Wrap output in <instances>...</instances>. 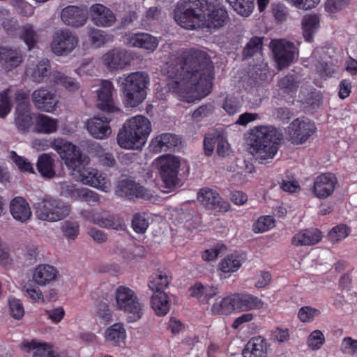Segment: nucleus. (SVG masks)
Here are the masks:
<instances>
[{
    "label": "nucleus",
    "instance_id": "nucleus-1",
    "mask_svg": "<svg viewBox=\"0 0 357 357\" xmlns=\"http://www.w3.org/2000/svg\"><path fill=\"white\" fill-rule=\"evenodd\" d=\"M169 79L167 85L181 100L192 102L208 95L213 79V66L207 54L189 50L183 54L179 64L171 63L165 69Z\"/></svg>",
    "mask_w": 357,
    "mask_h": 357
},
{
    "label": "nucleus",
    "instance_id": "nucleus-2",
    "mask_svg": "<svg viewBox=\"0 0 357 357\" xmlns=\"http://www.w3.org/2000/svg\"><path fill=\"white\" fill-rule=\"evenodd\" d=\"M227 18L224 8L206 0L178 2L174 12L176 22L186 29L219 28L224 25Z\"/></svg>",
    "mask_w": 357,
    "mask_h": 357
},
{
    "label": "nucleus",
    "instance_id": "nucleus-3",
    "mask_svg": "<svg viewBox=\"0 0 357 357\" xmlns=\"http://www.w3.org/2000/svg\"><path fill=\"white\" fill-rule=\"evenodd\" d=\"M54 148L59 151L61 158L72 171V174L77 181L103 192L110 190L111 183L106 175L95 168L86 167L89 158L82 155L75 145L57 141L54 144Z\"/></svg>",
    "mask_w": 357,
    "mask_h": 357
},
{
    "label": "nucleus",
    "instance_id": "nucleus-4",
    "mask_svg": "<svg viewBox=\"0 0 357 357\" xmlns=\"http://www.w3.org/2000/svg\"><path fill=\"white\" fill-rule=\"evenodd\" d=\"M282 135L271 125L259 126L252 130L249 151L257 160L272 159L278 151Z\"/></svg>",
    "mask_w": 357,
    "mask_h": 357
},
{
    "label": "nucleus",
    "instance_id": "nucleus-5",
    "mask_svg": "<svg viewBox=\"0 0 357 357\" xmlns=\"http://www.w3.org/2000/svg\"><path fill=\"white\" fill-rule=\"evenodd\" d=\"M151 132L149 120L142 115L128 119L119 130L117 142L125 149H139L142 148Z\"/></svg>",
    "mask_w": 357,
    "mask_h": 357
},
{
    "label": "nucleus",
    "instance_id": "nucleus-6",
    "mask_svg": "<svg viewBox=\"0 0 357 357\" xmlns=\"http://www.w3.org/2000/svg\"><path fill=\"white\" fill-rule=\"evenodd\" d=\"M117 82L124 94L126 105L134 107L145 99L149 77L145 72L137 71L120 76Z\"/></svg>",
    "mask_w": 357,
    "mask_h": 357
},
{
    "label": "nucleus",
    "instance_id": "nucleus-7",
    "mask_svg": "<svg viewBox=\"0 0 357 357\" xmlns=\"http://www.w3.org/2000/svg\"><path fill=\"white\" fill-rule=\"evenodd\" d=\"M153 164L160 172L162 182L168 190L178 185V174L180 169L187 171L190 169L188 162L185 159L172 154L158 157L154 160Z\"/></svg>",
    "mask_w": 357,
    "mask_h": 357
},
{
    "label": "nucleus",
    "instance_id": "nucleus-8",
    "mask_svg": "<svg viewBox=\"0 0 357 357\" xmlns=\"http://www.w3.org/2000/svg\"><path fill=\"white\" fill-rule=\"evenodd\" d=\"M114 300L116 309L128 314V323H133L141 319L143 305L134 290L126 286H119L115 291Z\"/></svg>",
    "mask_w": 357,
    "mask_h": 357
},
{
    "label": "nucleus",
    "instance_id": "nucleus-9",
    "mask_svg": "<svg viewBox=\"0 0 357 357\" xmlns=\"http://www.w3.org/2000/svg\"><path fill=\"white\" fill-rule=\"evenodd\" d=\"M38 219L54 222L64 219L70 212V208L61 200L45 196L34 206Z\"/></svg>",
    "mask_w": 357,
    "mask_h": 357
},
{
    "label": "nucleus",
    "instance_id": "nucleus-10",
    "mask_svg": "<svg viewBox=\"0 0 357 357\" xmlns=\"http://www.w3.org/2000/svg\"><path fill=\"white\" fill-rule=\"evenodd\" d=\"M79 38L76 33L67 29L56 31L50 45L52 52L57 56H67L78 45Z\"/></svg>",
    "mask_w": 357,
    "mask_h": 357
},
{
    "label": "nucleus",
    "instance_id": "nucleus-11",
    "mask_svg": "<svg viewBox=\"0 0 357 357\" xmlns=\"http://www.w3.org/2000/svg\"><path fill=\"white\" fill-rule=\"evenodd\" d=\"M271 47L279 68L289 66L294 59L297 50L294 44L284 39H275L271 42Z\"/></svg>",
    "mask_w": 357,
    "mask_h": 357
},
{
    "label": "nucleus",
    "instance_id": "nucleus-12",
    "mask_svg": "<svg viewBox=\"0 0 357 357\" xmlns=\"http://www.w3.org/2000/svg\"><path fill=\"white\" fill-rule=\"evenodd\" d=\"M131 60V54L120 47L109 50L100 59L102 64L109 71L125 69L130 65Z\"/></svg>",
    "mask_w": 357,
    "mask_h": 357
},
{
    "label": "nucleus",
    "instance_id": "nucleus-13",
    "mask_svg": "<svg viewBox=\"0 0 357 357\" xmlns=\"http://www.w3.org/2000/svg\"><path fill=\"white\" fill-rule=\"evenodd\" d=\"M31 99L37 109L47 113H53L59 104L56 93L44 87L34 90L31 94Z\"/></svg>",
    "mask_w": 357,
    "mask_h": 357
},
{
    "label": "nucleus",
    "instance_id": "nucleus-14",
    "mask_svg": "<svg viewBox=\"0 0 357 357\" xmlns=\"http://www.w3.org/2000/svg\"><path fill=\"white\" fill-rule=\"evenodd\" d=\"M117 194L129 200L137 198L150 199L153 197V192L144 188L140 184L132 180L121 181L117 186Z\"/></svg>",
    "mask_w": 357,
    "mask_h": 357
},
{
    "label": "nucleus",
    "instance_id": "nucleus-15",
    "mask_svg": "<svg viewBox=\"0 0 357 357\" xmlns=\"http://www.w3.org/2000/svg\"><path fill=\"white\" fill-rule=\"evenodd\" d=\"M59 271L52 265L40 264L31 271L32 280L39 287H46L58 281Z\"/></svg>",
    "mask_w": 357,
    "mask_h": 357
},
{
    "label": "nucleus",
    "instance_id": "nucleus-16",
    "mask_svg": "<svg viewBox=\"0 0 357 357\" xmlns=\"http://www.w3.org/2000/svg\"><path fill=\"white\" fill-rule=\"evenodd\" d=\"M27 94L15 87H9L0 93V118L6 117L10 112L14 102H25Z\"/></svg>",
    "mask_w": 357,
    "mask_h": 357
},
{
    "label": "nucleus",
    "instance_id": "nucleus-17",
    "mask_svg": "<svg viewBox=\"0 0 357 357\" xmlns=\"http://www.w3.org/2000/svg\"><path fill=\"white\" fill-rule=\"evenodd\" d=\"M114 86L112 83L108 80H102L100 88L97 90L96 104L98 109L102 111L114 113L119 109L115 105L113 99Z\"/></svg>",
    "mask_w": 357,
    "mask_h": 357
},
{
    "label": "nucleus",
    "instance_id": "nucleus-18",
    "mask_svg": "<svg viewBox=\"0 0 357 357\" xmlns=\"http://www.w3.org/2000/svg\"><path fill=\"white\" fill-rule=\"evenodd\" d=\"M337 183V180L334 174H321L314 178L312 193L317 198L326 199L333 193Z\"/></svg>",
    "mask_w": 357,
    "mask_h": 357
},
{
    "label": "nucleus",
    "instance_id": "nucleus-19",
    "mask_svg": "<svg viewBox=\"0 0 357 357\" xmlns=\"http://www.w3.org/2000/svg\"><path fill=\"white\" fill-rule=\"evenodd\" d=\"M123 43L153 52L158 47L159 40L147 33H129L125 35Z\"/></svg>",
    "mask_w": 357,
    "mask_h": 357
},
{
    "label": "nucleus",
    "instance_id": "nucleus-20",
    "mask_svg": "<svg viewBox=\"0 0 357 357\" xmlns=\"http://www.w3.org/2000/svg\"><path fill=\"white\" fill-rule=\"evenodd\" d=\"M291 139L295 144H303L308 138L314 133L315 125L307 119H297L294 120L291 126Z\"/></svg>",
    "mask_w": 357,
    "mask_h": 357
},
{
    "label": "nucleus",
    "instance_id": "nucleus-21",
    "mask_svg": "<svg viewBox=\"0 0 357 357\" xmlns=\"http://www.w3.org/2000/svg\"><path fill=\"white\" fill-rule=\"evenodd\" d=\"M102 337L105 344L113 347H120L124 345L128 337L127 330L123 323H114L107 327Z\"/></svg>",
    "mask_w": 357,
    "mask_h": 357
},
{
    "label": "nucleus",
    "instance_id": "nucleus-22",
    "mask_svg": "<svg viewBox=\"0 0 357 357\" xmlns=\"http://www.w3.org/2000/svg\"><path fill=\"white\" fill-rule=\"evenodd\" d=\"M89 13L92 22L98 26H111L116 21L113 12L100 3L92 5L90 7Z\"/></svg>",
    "mask_w": 357,
    "mask_h": 357
},
{
    "label": "nucleus",
    "instance_id": "nucleus-23",
    "mask_svg": "<svg viewBox=\"0 0 357 357\" xmlns=\"http://www.w3.org/2000/svg\"><path fill=\"white\" fill-rule=\"evenodd\" d=\"M20 349L24 352H33V357H52L54 353L51 343L37 339H25L20 343Z\"/></svg>",
    "mask_w": 357,
    "mask_h": 357
},
{
    "label": "nucleus",
    "instance_id": "nucleus-24",
    "mask_svg": "<svg viewBox=\"0 0 357 357\" xmlns=\"http://www.w3.org/2000/svg\"><path fill=\"white\" fill-rule=\"evenodd\" d=\"M109 122L110 120L107 118L94 116L86 122V127L92 137L104 139L109 137L112 133Z\"/></svg>",
    "mask_w": 357,
    "mask_h": 357
},
{
    "label": "nucleus",
    "instance_id": "nucleus-25",
    "mask_svg": "<svg viewBox=\"0 0 357 357\" xmlns=\"http://www.w3.org/2000/svg\"><path fill=\"white\" fill-rule=\"evenodd\" d=\"M269 344L264 337L257 336L252 337L243 350V357H267Z\"/></svg>",
    "mask_w": 357,
    "mask_h": 357
},
{
    "label": "nucleus",
    "instance_id": "nucleus-26",
    "mask_svg": "<svg viewBox=\"0 0 357 357\" xmlns=\"http://www.w3.org/2000/svg\"><path fill=\"white\" fill-rule=\"evenodd\" d=\"M197 200L208 209L227 211L229 208L227 203L221 204V198L216 191L209 188L202 189L197 195Z\"/></svg>",
    "mask_w": 357,
    "mask_h": 357
},
{
    "label": "nucleus",
    "instance_id": "nucleus-27",
    "mask_svg": "<svg viewBox=\"0 0 357 357\" xmlns=\"http://www.w3.org/2000/svg\"><path fill=\"white\" fill-rule=\"evenodd\" d=\"M235 311L259 310L264 307V302L259 298L243 293L234 294Z\"/></svg>",
    "mask_w": 357,
    "mask_h": 357
},
{
    "label": "nucleus",
    "instance_id": "nucleus-28",
    "mask_svg": "<svg viewBox=\"0 0 357 357\" xmlns=\"http://www.w3.org/2000/svg\"><path fill=\"white\" fill-rule=\"evenodd\" d=\"M10 211L15 220L22 223L28 222L32 217L29 203L22 197H16L10 201Z\"/></svg>",
    "mask_w": 357,
    "mask_h": 357
},
{
    "label": "nucleus",
    "instance_id": "nucleus-29",
    "mask_svg": "<svg viewBox=\"0 0 357 357\" xmlns=\"http://www.w3.org/2000/svg\"><path fill=\"white\" fill-rule=\"evenodd\" d=\"M245 261L244 255L237 252L227 255L220 259L218 271L224 274L231 275L237 272Z\"/></svg>",
    "mask_w": 357,
    "mask_h": 357
},
{
    "label": "nucleus",
    "instance_id": "nucleus-30",
    "mask_svg": "<svg viewBox=\"0 0 357 357\" xmlns=\"http://www.w3.org/2000/svg\"><path fill=\"white\" fill-rule=\"evenodd\" d=\"M50 68V62L47 59H41L35 61L29 59L26 75L33 81L40 83L44 82L47 77Z\"/></svg>",
    "mask_w": 357,
    "mask_h": 357
},
{
    "label": "nucleus",
    "instance_id": "nucleus-31",
    "mask_svg": "<svg viewBox=\"0 0 357 357\" xmlns=\"http://www.w3.org/2000/svg\"><path fill=\"white\" fill-rule=\"evenodd\" d=\"M61 18L67 25L80 26L86 23L87 16L83 9L75 6H69L62 10Z\"/></svg>",
    "mask_w": 357,
    "mask_h": 357
},
{
    "label": "nucleus",
    "instance_id": "nucleus-32",
    "mask_svg": "<svg viewBox=\"0 0 357 357\" xmlns=\"http://www.w3.org/2000/svg\"><path fill=\"white\" fill-rule=\"evenodd\" d=\"M29 97L25 102H20L17 105L15 123L20 132H26L33 123V115L28 104Z\"/></svg>",
    "mask_w": 357,
    "mask_h": 357
},
{
    "label": "nucleus",
    "instance_id": "nucleus-33",
    "mask_svg": "<svg viewBox=\"0 0 357 357\" xmlns=\"http://www.w3.org/2000/svg\"><path fill=\"white\" fill-rule=\"evenodd\" d=\"M180 143L179 138L172 133H162L154 137L150 147L155 153L167 151L175 148Z\"/></svg>",
    "mask_w": 357,
    "mask_h": 357
},
{
    "label": "nucleus",
    "instance_id": "nucleus-34",
    "mask_svg": "<svg viewBox=\"0 0 357 357\" xmlns=\"http://www.w3.org/2000/svg\"><path fill=\"white\" fill-rule=\"evenodd\" d=\"M172 280L169 271L159 269L154 272L149 278V288L154 292H164Z\"/></svg>",
    "mask_w": 357,
    "mask_h": 357
},
{
    "label": "nucleus",
    "instance_id": "nucleus-35",
    "mask_svg": "<svg viewBox=\"0 0 357 357\" xmlns=\"http://www.w3.org/2000/svg\"><path fill=\"white\" fill-rule=\"evenodd\" d=\"M189 291L191 297L196 298L202 303H207L218 294V287L197 282L190 287Z\"/></svg>",
    "mask_w": 357,
    "mask_h": 357
},
{
    "label": "nucleus",
    "instance_id": "nucleus-36",
    "mask_svg": "<svg viewBox=\"0 0 357 357\" xmlns=\"http://www.w3.org/2000/svg\"><path fill=\"white\" fill-rule=\"evenodd\" d=\"M321 233L318 229H305L293 236L291 243L294 246L313 245L321 241Z\"/></svg>",
    "mask_w": 357,
    "mask_h": 357
},
{
    "label": "nucleus",
    "instance_id": "nucleus-37",
    "mask_svg": "<svg viewBox=\"0 0 357 357\" xmlns=\"http://www.w3.org/2000/svg\"><path fill=\"white\" fill-rule=\"evenodd\" d=\"M303 35L305 40L310 42L320 27V19L317 14H306L301 20Z\"/></svg>",
    "mask_w": 357,
    "mask_h": 357
},
{
    "label": "nucleus",
    "instance_id": "nucleus-38",
    "mask_svg": "<svg viewBox=\"0 0 357 357\" xmlns=\"http://www.w3.org/2000/svg\"><path fill=\"white\" fill-rule=\"evenodd\" d=\"M59 128V120L43 114H38L35 119L36 131L43 134L55 133Z\"/></svg>",
    "mask_w": 357,
    "mask_h": 357
},
{
    "label": "nucleus",
    "instance_id": "nucleus-39",
    "mask_svg": "<svg viewBox=\"0 0 357 357\" xmlns=\"http://www.w3.org/2000/svg\"><path fill=\"white\" fill-rule=\"evenodd\" d=\"M151 305L158 316H165L170 309V299L165 292H154L151 297Z\"/></svg>",
    "mask_w": 357,
    "mask_h": 357
},
{
    "label": "nucleus",
    "instance_id": "nucleus-40",
    "mask_svg": "<svg viewBox=\"0 0 357 357\" xmlns=\"http://www.w3.org/2000/svg\"><path fill=\"white\" fill-rule=\"evenodd\" d=\"M22 61V54L13 50L0 47V63L8 70L18 66Z\"/></svg>",
    "mask_w": 357,
    "mask_h": 357
},
{
    "label": "nucleus",
    "instance_id": "nucleus-41",
    "mask_svg": "<svg viewBox=\"0 0 357 357\" xmlns=\"http://www.w3.org/2000/svg\"><path fill=\"white\" fill-rule=\"evenodd\" d=\"M54 162V159L48 153H43L38 157L36 167L43 177L51 178L55 176Z\"/></svg>",
    "mask_w": 357,
    "mask_h": 357
},
{
    "label": "nucleus",
    "instance_id": "nucleus-42",
    "mask_svg": "<svg viewBox=\"0 0 357 357\" xmlns=\"http://www.w3.org/2000/svg\"><path fill=\"white\" fill-rule=\"evenodd\" d=\"M17 34L27 45L29 50L32 49L39 40V35L31 24H26L19 27Z\"/></svg>",
    "mask_w": 357,
    "mask_h": 357
},
{
    "label": "nucleus",
    "instance_id": "nucleus-43",
    "mask_svg": "<svg viewBox=\"0 0 357 357\" xmlns=\"http://www.w3.org/2000/svg\"><path fill=\"white\" fill-rule=\"evenodd\" d=\"M211 310L213 313L218 314H227L235 311L233 294L222 298H216L211 307Z\"/></svg>",
    "mask_w": 357,
    "mask_h": 357
},
{
    "label": "nucleus",
    "instance_id": "nucleus-44",
    "mask_svg": "<svg viewBox=\"0 0 357 357\" xmlns=\"http://www.w3.org/2000/svg\"><path fill=\"white\" fill-rule=\"evenodd\" d=\"M51 79L56 84L63 86L69 92H75L79 89V84L74 78L68 77L59 71H54Z\"/></svg>",
    "mask_w": 357,
    "mask_h": 357
},
{
    "label": "nucleus",
    "instance_id": "nucleus-45",
    "mask_svg": "<svg viewBox=\"0 0 357 357\" xmlns=\"http://www.w3.org/2000/svg\"><path fill=\"white\" fill-rule=\"evenodd\" d=\"M326 343V337L324 333L319 329L310 332L306 337L305 344L310 351L320 350Z\"/></svg>",
    "mask_w": 357,
    "mask_h": 357
},
{
    "label": "nucleus",
    "instance_id": "nucleus-46",
    "mask_svg": "<svg viewBox=\"0 0 357 357\" xmlns=\"http://www.w3.org/2000/svg\"><path fill=\"white\" fill-rule=\"evenodd\" d=\"M233 9L243 17L249 16L255 8L254 0H227Z\"/></svg>",
    "mask_w": 357,
    "mask_h": 357
},
{
    "label": "nucleus",
    "instance_id": "nucleus-47",
    "mask_svg": "<svg viewBox=\"0 0 357 357\" xmlns=\"http://www.w3.org/2000/svg\"><path fill=\"white\" fill-rule=\"evenodd\" d=\"M57 141H62L63 143L73 144L71 142L66 141L62 138H54L52 141H50L45 138H37L34 139L31 142V147L36 151H45L47 150L49 148H52L54 150L56 151L59 154V151L54 148V144Z\"/></svg>",
    "mask_w": 357,
    "mask_h": 357
},
{
    "label": "nucleus",
    "instance_id": "nucleus-48",
    "mask_svg": "<svg viewBox=\"0 0 357 357\" xmlns=\"http://www.w3.org/2000/svg\"><path fill=\"white\" fill-rule=\"evenodd\" d=\"M275 227V220L271 215H263L254 223L252 229L255 233H264Z\"/></svg>",
    "mask_w": 357,
    "mask_h": 357
},
{
    "label": "nucleus",
    "instance_id": "nucleus-49",
    "mask_svg": "<svg viewBox=\"0 0 357 357\" xmlns=\"http://www.w3.org/2000/svg\"><path fill=\"white\" fill-rule=\"evenodd\" d=\"M320 314L319 310L311 306H303L298 311V318L302 323H311Z\"/></svg>",
    "mask_w": 357,
    "mask_h": 357
},
{
    "label": "nucleus",
    "instance_id": "nucleus-50",
    "mask_svg": "<svg viewBox=\"0 0 357 357\" xmlns=\"http://www.w3.org/2000/svg\"><path fill=\"white\" fill-rule=\"evenodd\" d=\"M351 232L350 229L344 224L333 227L328 233V238L333 243H337L347 238Z\"/></svg>",
    "mask_w": 357,
    "mask_h": 357
},
{
    "label": "nucleus",
    "instance_id": "nucleus-51",
    "mask_svg": "<svg viewBox=\"0 0 357 357\" xmlns=\"http://www.w3.org/2000/svg\"><path fill=\"white\" fill-rule=\"evenodd\" d=\"M262 47V38L252 37L247 43L243 50V56L245 58L251 57L255 54H259Z\"/></svg>",
    "mask_w": 357,
    "mask_h": 357
},
{
    "label": "nucleus",
    "instance_id": "nucleus-52",
    "mask_svg": "<svg viewBox=\"0 0 357 357\" xmlns=\"http://www.w3.org/2000/svg\"><path fill=\"white\" fill-rule=\"evenodd\" d=\"M44 314L47 320L54 324H58L64 319L66 310L62 306H55L52 308L45 309Z\"/></svg>",
    "mask_w": 357,
    "mask_h": 357
},
{
    "label": "nucleus",
    "instance_id": "nucleus-53",
    "mask_svg": "<svg viewBox=\"0 0 357 357\" xmlns=\"http://www.w3.org/2000/svg\"><path fill=\"white\" fill-rule=\"evenodd\" d=\"M8 303L12 317L17 320L21 319L25 314L24 307L21 301L15 297H9Z\"/></svg>",
    "mask_w": 357,
    "mask_h": 357
},
{
    "label": "nucleus",
    "instance_id": "nucleus-54",
    "mask_svg": "<svg viewBox=\"0 0 357 357\" xmlns=\"http://www.w3.org/2000/svg\"><path fill=\"white\" fill-rule=\"evenodd\" d=\"M101 227L115 230H124L126 225L123 219L117 215H109L105 213Z\"/></svg>",
    "mask_w": 357,
    "mask_h": 357
},
{
    "label": "nucleus",
    "instance_id": "nucleus-55",
    "mask_svg": "<svg viewBox=\"0 0 357 357\" xmlns=\"http://www.w3.org/2000/svg\"><path fill=\"white\" fill-rule=\"evenodd\" d=\"M79 189L67 181L61 182L57 185V190L60 192L61 195L75 200H77L79 198Z\"/></svg>",
    "mask_w": 357,
    "mask_h": 357
},
{
    "label": "nucleus",
    "instance_id": "nucleus-56",
    "mask_svg": "<svg viewBox=\"0 0 357 357\" xmlns=\"http://www.w3.org/2000/svg\"><path fill=\"white\" fill-rule=\"evenodd\" d=\"M88 36L95 47H100L110 40V38L102 31L94 28L89 30Z\"/></svg>",
    "mask_w": 357,
    "mask_h": 357
},
{
    "label": "nucleus",
    "instance_id": "nucleus-57",
    "mask_svg": "<svg viewBox=\"0 0 357 357\" xmlns=\"http://www.w3.org/2000/svg\"><path fill=\"white\" fill-rule=\"evenodd\" d=\"M105 213L98 211L94 209L83 210L81 212L82 217L86 221L94 223L99 227H102Z\"/></svg>",
    "mask_w": 357,
    "mask_h": 357
},
{
    "label": "nucleus",
    "instance_id": "nucleus-58",
    "mask_svg": "<svg viewBox=\"0 0 357 357\" xmlns=\"http://www.w3.org/2000/svg\"><path fill=\"white\" fill-rule=\"evenodd\" d=\"M241 106L242 103L238 98L229 96L225 98L222 108L229 115H234L240 111Z\"/></svg>",
    "mask_w": 357,
    "mask_h": 357
},
{
    "label": "nucleus",
    "instance_id": "nucleus-59",
    "mask_svg": "<svg viewBox=\"0 0 357 357\" xmlns=\"http://www.w3.org/2000/svg\"><path fill=\"white\" fill-rule=\"evenodd\" d=\"M61 230L67 238L75 240L79 235V225L75 221H66L62 225Z\"/></svg>",
    "mask_w": 357,
    "mask_h": 357
},
{
    "label": "nucleus",
    "instance_id": "nucleus-60",
    "mask_svg": "<svg viewBox=\"0 0 357 357\" xmlns=\"http://www.w3.org/2000/svg\"><path fill=\"white\" fill-rule=\"evenodd\" d=\"M340 349L344 354L357 357V340L351 337H344L340 344Z\"/></svg>",
    "mask_w": 357,
    "mask_h": 357
},
{
    "label": "nucleus",
    "instance_id": "nucleus-61",
    "mask_svg": "<svg viewBox=\"0 0 357 357\" xmlns=\"http://www.w3.org/2000/svg\"><path fill=\"white\" fill-rule=\"evenodd\" d=\"M10 156L19 169L29 173L33 172L32 165L26 159L18 155L15 151L10 152Z\"/></svg>",
    "mask_w": 357,
    "mask_h": 357
},
{
    "label": "nucleus",
    "instance_id": "nucleus-62",
    "mask_svg": "<svg viewBox=\"0 0 357 357\" xmlns=\"http://www.w3.org/2000/svg\"><path fill=\"white\" fill-rule=\"evenodd\" d=\"M149 225V220L144 215L137 214L134 216L132 226L135 231L143 234L146 231Z\"/></svg>",
    "mask_w": 357,
    "mask_h": 357
},
{
    "label": "nucleus",
    "instance_id": "nucleus-63",
    "mask_svg": "<svg viewBox=\"0 0 357 357\" xmlns=\"http://www.w3.org/2000/svg\"><path fill=\"white\" fill-rule=\"evenodd\" d=\"M287 2L297 9L307 10L316 8L321 0H287Z\"/></svg>",
    "mask_w": 357,
    "mask_h": 357
},
{
    "label": "nucleus",
    "instance_id": "nucleus-64",
    "mask_svg": "<svg viewBox=\"0 0 357 357\" xmlns=\"http://www.w3.org/2000/svg\"><path fill=\"white\" fill-rule=\"evenodd\" d=\"M279 87L284 90V92L289 93L294 91L298 87V82L293 75L286 76L280 79Z\"/></svg>",
    "mask_w": 357,
    "mask_h": 357
}]
</instances>
